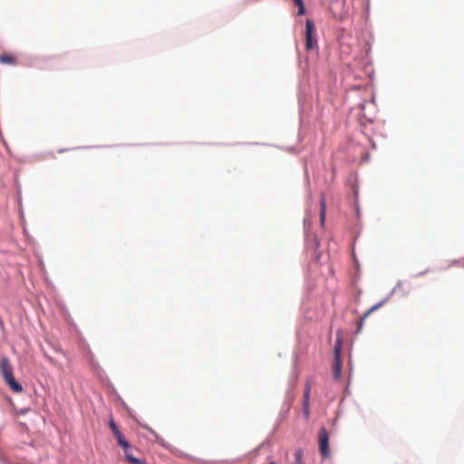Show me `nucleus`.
<instances>
[{
    "mask_svg": "<svg viewBox=\"0 0 464 464\" xmlns=\"http://www.w3.org/2000/svg\"><path fill=\"white\" fill-rule=\"evenodd\" d=\"M340 353H341V341L338 340L337 343L334 346V359L340 360Z\"/></svg>",
    "mask_w": 464,
    "mask_h": 464,
    "instance_id": "ddd939ff",
    "label": "nucleus"
},
{
    "mask_svg": "<svg viewBox=\"0 0 464 464\" xmlns=\"http://www.w3.org/2000/svg\"><path fill=\"white\" fill-rule=\"evenodd\" d=\"M298 6L297 15H303L305 13V7L303 0H292Z\"/></svg>",
    "mask_w": 464,
    "mask_h": 464,
    "instance_id": "9d476101",
    "label": "nucleus"
},
{
    "mask_svg": "<svg viewBox=\"0 0 464 464\" xmlns=\"http://www.w3.org/2000/svg\"><path fill=\"white\" fill-rule=\"evenodd\" d=\"M320 205H321V208H320V223H321V226L323 227L324 224L325 214H326V204H325L324 197H322V198H321Z\"/></svg>",
    "mask_w": 464,
    "mask_h": 464,
    "instance_id": "6e6552de",
    "label": "nucleus"
},
{
    "mask_svg": "<svg viewBox=\"0 0 464 464\" xmlns=\"http://www.w3.org/2000/svg\"><path fill=\"white\" fill-rule=\"evenodd\" d=\"M123 450H124V453H125V458L127 459V454H131V452H130V445L128 443V447L123 448Z\"/></svg>",
    "mask_w": 464,
    "mask_h": 464,
    "instance_id": "2eb2a0df",
    "label": "nucleus"
},
{
    "mask_svg": "<svg viewBox=\"0 0 464 464\" xmlns=\"http://www.w3.org/2000/svg\"><path fill=\"white\" fill-rule=\"evenodd\" d=\"M382 304V303H379V304H376L375 305H373L372 307H371L369 310H367L364 314L362 316L360 322L358 323V329H357V332H360L362 331V325H363V323H364V320L373 312L375 311L376 309H378L379 307H381Z\"/></svg>",
    "mask_w": 464,
    "mask_h": 464,
    "instance_id": "39448f33",
    "label": "nucleus"
},
{
    "mask_svg": "<svg viewBox=\"0 0 464 464\" xmlns=\"http://www.w3.org/2000/svg\"><path fill=\"white\" fill-rule=\"evenodd\" d=\"M341 373V361L334 359V377L338 379Z\"/></svg>",
    "mask_w": 464,
    "mask_h": 464,
    "instance_id": "9b49d317",
    "label": "nucleus"
},
{
    "mask_svg": "<svg viewBox=\"0 0 464 464\" xmlns=\"http://www.w3.org/2000/svg\"><path fill=\"white\" fill-rule=\"evenodd\" d=\"M109 427L111 428L113 433L119 430L113 419L110 420Z\"/></svg>",
    "mask_w": 464,
    "mask_h": 464,
    "instance_id": "4468645a",
    "label": "nucleus"
},
{
    "mask_svg": "<svg viewBox=\"0 0 464 464\" xmlns=\"http://www.w3.org/2000/svg\"><path fill=\"white\" fill-rule=\"evenodd\" d=\"M115 439L117 440V442L118 444L122 447V448H126L128 447V441L125 440L124 436L121 434V432L120 431V430H118L117 431H115L113 433Z\"/></svg>",
    "mask_w": 464,
    "mask_h": 464,
    "instance_id": "0eeeda50",
    "label": "nucleus"
},
{
    "mask_svg": "<svg viewBox=\"0 0 464 464\" xmlns=\"http://www.w3.org/2000/svg\"><path fill=\"white\" fill-rule=\"evenodd\" d=\"M319 450L324 457L330 454L329 450V434L325 428H321L318 432Z\"/></svg>",
    "mask_w": 464,
    "mask_h": 464,
    "instance_id": "7ed1b4c3",
    "label": "nucleus"
},
{
    "mask_svg": "<svg viewBox=\"0 0 464 464\" xmlns=\"http://www.w3.org/2000/svg\"><path fill=\"white\" fill-rule=\"evenodd\" d=\"M0 63H4V64L14 65L16 63V59L12 54L1 53L0 54Z\"/></svg>",
    "mask_w": 464,
    "mask_h": 464,
    "instance_id": "423d86ee",
    "label": "nucleus"
},
{
    "mask_svg": "<svg viewBox=\"0 0 464 464\" xmlns=\"http://www.w3.org/2000/svg\"><path fill=\"white\" fill-rule=\"evenodd\" d=\"M304 451L302 449H297L295 451V461L293 464H303Z\"/></svg>",
    "mask_w": 464,
    "mask_h": 464,
    "instance_id": "1a4fd4ad",
    "label": "nucleus"
},
{
    "mask_svg": "<svg viewBox=\"0 0 464 464\" xmlns=\"http://www.w3.org/2000/svg\"><path fill=\"white\" fill-rule=\"evenodd\" d=\"M0 372L5 382L14 392L19 393L23 391V386L14 377L13 366L7 357L0 359Z\"/></svg>",
    "mask_w": 464,
    "mask_h": 464,
    "instance_id": "f257e3e1",
    "label": "nucleus"
},
{
    "mask_svg": "<svg viewBox=\"0 0 464 464\" xmlns=\"http://www.w3.org/2000/svg\"><path fill=\"white\" fill-rule=\"evenodd\" d=\"M314 24L312 20L307 19L305 22V48L312 50L316 46V39L314 37Z\"/></svg>",
    "mask_w": 464,
    "mask_h": 464,
    "instance_id": "f03ea898",
    "label": "nucleus"
},
{
    "mask_svg": "<svg viewBox=\"0 0 464 464\" xmlns=\"http://www.w3.org/2000/svg\"><path fill=\"white\" fill-rule=\"evenodd\" d=\"M310 392H311V382L307 381L304 385V400H303V414L305 420L310 417Z\"/></svg>",
    "mask_w": 464,
    "mask_h": 464,
    "instance_id": "20e7f679",
    "label": "nucleus"
},
{
    "mask_svg": "<svg viewBox=\"0 0 464 464\" xmlns=\"http://www.w3.org/2000/svg\"><path fill=\"white\" fill-rule=\"evenodd\" d=\"M127 460L130 464H145L143 460L135 458L132 454H127Z\"/></svg>",
    "mask_w": 464,
    "mask_h": 464,
    "instance_id": "f8f14e48",
    "label": "nucleus"
}]
</instances>
